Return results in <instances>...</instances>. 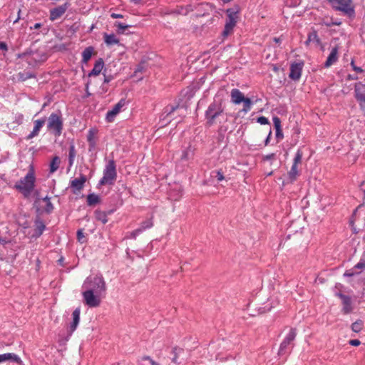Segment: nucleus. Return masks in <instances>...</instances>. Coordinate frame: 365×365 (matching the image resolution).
<instances>
[{"label": "nucleus", "mask_w": 365, "mask_h": 365, "mask_svg": "<svg viewBox=\"0 0 365 365\" xmlns=\"http://www.w3.org/2000/svg\"><path fill=\"white\" fill-rule=\"evenodd\" d=\"M83 301L89 307H97L100 305L102 297L106 292V283L102 274L88 276L82 285Z\"/></svg>", "instance_id": "1"}, {"label": "nucleus", "mask_w": 365, "mask_h": 365, "mask_svg": "<svg viewBox=\"0 0 365 365\" xmlns=\"http://www.w3.org/2000/svg\"><path fill=\"white\" fill-rule=\"evenodd\" d=\"M36 181L34 167L33 165H30L26 175L15 183L14 188L25 198H29L32 193L38 195L39 192L35 189Z\"/></svg>", "instance_id": "2"}, {"label": "nucleus", "mask_w": 365, "mask_h": 365, "mask_svg": "<svg viewBox=\"0 0 365 365\" xmlns=\"http://www.w3.org/2000/svg\"><path fill=\"white\" fill-rule=\"evenodd\" d=\"M117 179L116 164L114 160L111 159L106 164L103 171V177L97 184V188L103 185H113Z\"/></svg>", "instance_id": "3"}, {"label": "nucleus", "mask_w": 365, "mask_h": 365, "mask_svg": "<svg viewBox=\"0 0 365 365\" xmlns=\"http://www.w3.org/2000/svg\"><path fill=\"white\" fill-rule=\"evenodd\" d=\"M224 112L220 101L214 100L207 107L205 113L206 123L209 126L215 123V120Z\"/></svg>", "instance_id": "4"}, {"label": "nucleus", "mask_w": 365, "mask_h": 365, "mask_svg": "<svg viewBox=\"0 0 365 365\" xmlns=\"http://www.w3.org/2000/svg\"><path fill=\"white\" fill-rule=\"evenodd\" d=\"M63 121L60 111L52 113L48 118L47 129L56 137H59L63 131Z\"/></svg>", "instance_id": "5"}, {"label": "nucleus", "mask_w": 365, "mask_h": 365, "mask_svg": "<svg viewBox=\"0 0 365 365\" xmlns=\"http://www.w3.org/2000/svg\"><path fill=\"white\" fill-rule=\"evenodd\" d=\"M329 4L334 10L341 11L349 17L355 16L352 0H329Z\"/></svg>", "instance_id": "6"}, {"label": "nucleus", "mask_w": 365, "mask_h": 365, "mask_svg": "<svg viewBox=\"0 0 365 365\" xmlns=\"http://www.w3.org/2000/svg\"><path fill=\"white\" fill-rule=\"evenodd\" d=\"M227 19L222 35L227 36L233 30L237 23V11L234 9H228L226 11Z\"/></svg>", "instance_id": "7"}, {"label": "nucleus", "mask_w": 365, "mask_h": 365, "mask_svg": "<svg viewBox=\"0 0 365 365\" xmlns=\"http://www.w3.org/2000/svg\"><path fill=\"white\" fill-rule=\"evenodd\" d=\"M302 156L303 152L302 151L301 149H298L293 159V163L291 167V169L287 173L288 178L291 182H294L299 175L297 166L299 163H301Z\"/></svg>", "instance_id": "8"}, {"label": "nucleus", "mask_w": 365, "mask_h": 365, "mask_svg": "<svg viewBox=\"0 0 365 365\" xmlns=\"http://www.w3.org/2000/svg\"><path fill=\"white\" fill-rule=\"evenodd\" d=\"M354 88V97L365 115V84L360 81L357 82L355 83Z\"/></svg>", "instance_id": "9"}, {"label": "nucleus", "mask_w": 365, "mask_h": 365, "mask_svg": "<svg viewBox=\"0 0 365 365\" xmlns=\"http://www.w3.org/2000/svg\"><path fill=\"white\" fill-rule=\"evenodd\" d=\"M297 336V329L295 328L290 329L288 334L286 335L282 343L280 344L279 349V355H283L287 352L289 346L294 341Z\"/></svg>", "instance_id": "10"}, {"label": "nucleus", "mask_w": 365, "mask_h": 365, "mask_svg": "<svg viewBox=\"0 0 365 365\" xmlns=\"http://www.w3.org/2000/svg\"><path fill=\"white\" fill-rule=\"evenodd\" d=\"M153 227V217L147 219V220L143 221L140 223V226L137 229L133 230L130 233V237L132 239H135L141 233H143V232H145L147 230L152 228Z\"/></svg>", "instance_id": "11"}, {"label": "nucleus", "mask_w": 365, "mask_h": 365, "mask_svg": "<svg viewBox=\"0 0 365 365\" xmlns=\"http://www.w3.org/2000/svg\"><path fill=\"white\" fill-rule=\"evenodd\" d=\"M303 66L304 63L302 61L291 63L289 77L293 81H299L302 76Z\"/></svg>", "instance_id": "12"}, {"label": "nucleus", "mask_w": 365, "mask_h": 365, "mask_svg": "<svg viewBox=\"0 0 365 365\" xmlns=\"http://www.w3.org/2000/svg\"><path fill=\"white\" fill-rule=\"evenodd\" d=\"M70 6V4L68 2H66L65 4L56 6L50 10V16L49 19L51 21H53L59 18H61L66 11V10Z\"/></svg>", "instance_id": "13"}, {"label": "nucleus", "mask_w": 365, "mask_h": 365, "mask_svg": "<svg viewBox=\"0 0 365 365\" xmlns=\"http://www.w3.org/2000/svg\"><path fill=\"white\" fill-rule=\"evenodd\" d=\"M335 296L341 299L342 302V312L344 314H347L352 311L351 299L349 296L342 294V292H335Z\"/></svg>", "instance_id": "14"}, {"label": "nucleus", "mask_w": 365, "mask_h": 365, "mask_svg": "<svg viewBox=\"0 0 365 365\" xmlns=\"http://www.w3.org/2000/svg\"><path fill=\"white\" fill-rule=\"evenodd\" d=\"M81 309L77 307L72 313L73 321L71 322L68 327V336L70 337L73 333L76 331L80 322Z\"/></svg>", "instance_id": "15"}, {"label": "nucleus", "mask_w": 365, "mask_h": 365, "mask_svg": "<svg viewBox=\"0 0 365 365\" xmlns=\"http://www.w3.org/2000/svg\"><path fill=\"white\" fill-rule=\"evenodd\" d=\"M46 121V117L35 120L34 121V128H33L32 131L26 137V139L31 140V139L34 138V137L38 136L41 129L44 125Z\"/></svg>", "instance_id": "16"}, {"label": "nucleus", "mask_w": 365, "mask_h": 365, "mask_svg": "<svg viewBox=\"0 0 365 365\" xmlns=\"http://www.w3.org/2000/svg\"><path fill=\"white\" fill-rule=\"evenodd\" d=\"M125 100L121 99L116 103L111 110L106 113V119L108 122H112L115 115L120 111L121 108L125 106Z\"/></svg>", "instance_id": "17"}, {"label": "nucleus", "mask_w": 365, "mask_h": 365, "mask_svg": "<svg viewBox=\"0 0 365 365\" xmlns=\"http://www.w3.org/2000/svg\"><path fill=\"white\" fill-rule=\"evenodd\" d=\"M86 181V177L83 175H81L80 178L71 180L70 186L73 190V192L76 194L77 192H80L83 188Z\"/></svg>", "instance_id": "18"}, {"label": "nucleus", "mask_w": 365, "mask_h": 365, "mask_svg": "<svg viewBox=\"0 0 365 365\" xmlns=\"http://www.w3.org/2000/svg\"><path fill=\"white\" fill-rule=\"evenodd\" d=\"M34 232L32 235V238L39 237L46 230V225L40 217H36L34 221Z\"/></svg>", "instance_id": "19"}, {"label": "nucleus", "mask_w": 365, "mask_h": 365, "mask_svg": "<svg viewBox=\"0 0 365 365\" xmlns=\"http://www.w3.org/2000/svg\"><path fill=\"white\" fill-rule=\"evenodd\" d=\"M98 130L96 128H91L88 130L87 135V141L88 143L89 151L95 150L96 147V135Z\"/></svg>", "instance_id": "20"}, {"label": "nucleus", "mask_w": 365, "mask_h": 365, "mask_svg": "<svg viewBox=\"0 0 365 365\" xmlns=\"http://www.w3.org/2000/svg\"><path fill=\"white\" fill-rule=\"evenodd\" d=\"M41 201L43 202H45V205L43 207H36V212L39 213H46L50 214L53 210V205L52 202H51V198L48 196H46L45 197H43L41 199Z\"/></svg>", "instance_id": "21"}, {"label": "nucleus", "mask_w": 365, "mask_h": 365, "mask_svg": "<svg viewBox=\"0 0 365 365\" xmlns=\"http://www.w3.org/2000/svg\"><path fill=\"white\" fill-rule=\"evenodd\" d=\"M339 53V48L337 46H335L331 48L330 53L329 54L325 63H324V67L329 68L331 66H332L334 63H335L339 58L338 56Z\"/></svg>", "instance_id": "22"}, {"label": "nucleus", "mask_w": 365, "mask_h": 365, "mask_svg": "<svg viewBox=\"0 0 365 365\" xmlns=\"http://www.w3.org/2000/svg\"><path fill=\"white\" fill-rule=\"evenodd\" d=\"M193 11V7L192 5L189 4L187 6H178L175 9L170 10L168 14H176V15H187L190 11Z\"/></svg>", "instance_id": "23"}, {"label": "nucleus", "mask_w": 365, "mask_h": 365, "mask_svg": "<svg viewBox=\"0 0 365 365\" xmlns=\"http://www.w3.org/2000/svg\"><path fill=\"white\" fill-rule=\"evenodd\" d=\"M231 101L234 104H240L245 101L246 98H245L243 93L237 88H233L230 93Z\"/></svg>", "instance_id": "24"}, {"label": "nucleus", "mask_w": 365, "mask_h": 365, "mask_svg": "<svg viewBox=\"0 0 365 365\" xmlns=\"http://www.w3.org/2000/svg\"><path fill=\"white\" fill-rule=\"evenodd\" d=\"M183 193V189L181 185H177L175 187L172 188L169 192V197L174 201L179 200Z\"/></svg>", "instance_id": "25"}, {"label": "nucleus", "mask_w": 365, "mask_h": 365, "mask_svg": "<svg viewBox=\"0 0 365 365\" xmlns=\"http://www.w3.org/2000/svg\"><path fill=\"white\" fill-rule=\"evenodd\" d=\"M103 41L107 46H112L113 45H120V40L114 34H103Z\"/></svg>", "instance_id": "26"}, {"label": "nucleus", "mask_w": 365, "mask_h": 365, "mask_svg": "<svg viewBox=\"0 0 365 365\" xmlns=\"http://www.w3.org/2000/svg\"><path fill=\"white\" fill-rule=\"evenodd\" d=\"M104 67V61L99 58L95 63L93 69L89 72L88 76H98Z\"/></svg>", "instance_id": "27"}, {"label": "nucleus", "mask_w": 365, "mask_h": 365, "mask_svg": "<svg viewBox=\"0 0 365 365\" xmlns=\"http://www.w3.org/2000/svg\"><path fill=\"white\" fill-rule=\"evenodd\" d=\"M194 148H192L191 146H188L186 148L183 149L180 156V160L182 161H188L192 160L194 156Z\"/></svg>", "instance_id": "28"}, {"label": "nucleus", "mask_w": 365, "mask_h": 365, "mask_svg": "<svg viewBox=\"0 0 365 365\" xmlns=\"http://www.w3.org/2000/svg\"><path fill=\"white\" fill-rule=\"evenodd\" d=\"M273 123L276 130V138L278 140H282L284 137L283 133L281 128V120L279 118L275 116L273 118Z\"/></svg>", "instance_id": "29"}, {"label": "nucleus", "mask_w": 365, "mask_h": 365, "mask_svg": "<svg viewBox=\"0 0 365 365\" xmlns=\"http://www.w3.org/2000/svg\"><path fill=\"white\" fill-rule=\"evenodd\" d=\"M94 48L92 46L86 47L82 52V62L86 63L92 56Z\"/></svg>", "instance_id": "30"}, {"label": "nucleus", "mask_w": 365, "mask_h": 365, "mask_svg": "<svg viewBox=\"0 0 365 365\" xmlns=\"http://www.w3.org/2000/svg\"><path fill=\"white\" fill-rule=\"evenodd\" d=\"M60 163H61L60 158L58 156H54L50 163L49 173H55L59 168Z\"/></svg>", "instance_id": "31"}, {"label": "nucleus", "mask_w": 365, "mask_h": 365, "mask_svg": "<svg viewBox=\"0 0 365 365\" xmlns=\"http://www.w3.org/2000/svg\"><path fill=\"white\" fill-rule=\"evenodd\" d=\"M76 155V151L75 145L73 143H71L69 146V151H68V167H69V168L73 166Z\"/></svg>", "instance_id": "32"}, {"label": "nucleus", "mask_w": 365, "mask_h": 365, "mask_svg": "<svg viewBox=\"0 0 365 365\" xmlns=\"http://www.w3.org/2000/svg\"><path fill=\"white\" fill-rule=\"evenodd\" d=\"M185 353L184 350L181 348L175 347L173 349V354H174L172 358V361L175 364H180L182 361H178V358Z\"/></svg>", "instance_id": "33"}, {"label": "nucleus", "mask_w": 365, "mask_h": 365, "mask_svg": "<svg viewBox=\"0 0 365 365\" xmlns=\"http://www.w3.org/2000/svg\"><path fill=\"white\" fill-rule=\"evenodd\" d=\"M101 201L100 197L94 193H90L87 196V204L89 206L95 205Z\"/></svg>", "instance_id": "34"}, {"label": "nucleus", "mask_w": 365, "mask_h": 365, "mask_svg": "<svg viewBox=\"0 0 365 365\" xmlns=\"http://www.w3.org/2000/svg\"><path fill=\"white\" fill-rule=\"evenodd\" d=\"M95 217L97 220L101 221L103 224L108 222L107 212L97 210L95 211Z\"/></svg>", "instance_id": "35"}, {"label": "nucleus", "mask_w": 365, "mask_h": 365, "mask_svg": "<svg viewBox=\"0 0 365 365\" xmlns=\"http://www.w3.org/2000/svg\"><path fill=\"white\" fill-rule=\"evenodd\" d=\"M6 360L7 361L8 360L11 361L13 362L18 364L19 365L23 364V361L16 354H14V353H6Z\"/></svg>", "instance_id": "36"}, {"label": "nucleus", "mask_w": 365, "mask_h": 365, "mask_svg": "<svg viewBox=\"0 0 365 365\" xmlns=\"http://www.w3.org/2000/svg\"><path fill=\"white\" fill-rule=\"evenodd\" d=\"M363 328V322L361 319L356 320L351 324V330L356 333H359Z\"/></svg>", "instance_id": "37"}, {"label": "nucleus", "mask_w": 365, "mask_h": 365, "mask_svg": "<svg viewBox=\"0 0 365 365\" xmlns=\"http://www.w3.org/2000/svg\"><path fill=\"white\" fill-rule=\"evenodd\" d=\"M211 177L216 178L217 182H221L225 180L224 174L221 170L212 171Z\"/></svg>", "instance_id": "38"}, {"label": "nucleus", "mask_w": 365, "mask_h": 365, "mask_svg": "<svg viewBox=\"0 0 365 365\" xmlns=\"http://www.w3.org/2000/svg\"><path fill=\"white\" fill-rule=\"evenodd\" d=\"M243 108L242 110L244 113H247L251 110V106L252 105V101L249 98H246L245 101H243Z\"/></svg>", "instance_id": "39"}, {"label": "nucleus", "mask_w": 365, "mask_h": 365, "mask_svg": "<svg viewBox=\"0 0 365 365\" xmlns=\"http://www.w3.org/2000/svg\"><path fill=\"white\" fill-rule=\"evenodd\" d=\"M178 108V106H168L164 108V111L163 115H165V116H169L172 113H173L177 108Z\"/></svg>", "instance_id": "40"}, {"label": "nucleus", "mask_w": 365, "mask_h": 365, "mask_svg": "<svg viewBox=\"0 0 365 365\" xmlns=\"http://www.w3.org/2000/svg\"><path fill=\"white\" fill-rule=\"evenodd\" d=\"M19 79L22 81H25L29 78H32L35 77V75L30 72H24L19 73Z\"/></svg>", "instance_id": "41"}, {"label": "nucleus", "mask_w": 365, "mask_h": 365, "mask_svg": "<svg viewBox=\"0 0 365 365\" xmlns=\"http://www.w3.org/2000/svg\"><path fill=\"white\" fill-rule=\"evenodd\" d=\"M308 38L309 41L312 42H316L317 44L320 43V38L318 36L317 32L316 31H313L308 34Z\"/></svg>", "instance_id": "42"}, {"label": "nucleus", "mask_w": 365, "mask_h": 365, "mask_svg": "<svg viewBox=\"0 0 365 365\" xmlns=\"http://www.w3.org/2000/svg\"><path fill=\"white\" fill-rule=\"evenodd\" d=\"M114 26L118 29L117 31L118 34H123L126 28L129 27L128 25L124 24L121 22H115Z\"/></svg>", "instance_id": "43"}, {"label": "nucleus", "mask_w": 365, "mask_h": 365, "mask_svg": "<svg viewBox=\"0 0 365 365\" xmlns=\"http://www.w3.org/2000/svg\"><path fill=\"white\" fill-rule=\"evenodd\" d=\"M300 0H284V3L287 6L297 7L300 4Z\"/></svg>", "instance_id": "44"}, {"label": "nucleus", "mask_w": 365, "mask_h": 365, "mask_svg": "<svg viewBox=\"0 0 365 365\" xmlns=\"http://www.w3.org/2000/svg\"><path fill=\"white\" fill-rule=\"evenodd\" d=\"M353 268L354 269H365V259L361 258L359 262Z\"/></svg>", "instance_id": "45"}, {"label": "nucleus", "mask_w": 365, "mask_h": 365, "mask_svg": "<svg viewBox=\"0 0 365 365\" xmlns=\"http://www.w3.org/2000/svg\"><path fill=\"white\" fill-rule=\"evenodd\" d=\"M257 122L260 123L261 125L269 124L268 118L264 116H260V117L257 118Z\"/></svg>", "instance_id": "46"}, {"label": "nucleus", "mask_w": 365, "mask_h": 365, "mask_svg": "<svg viewBox=\"0 0 365 365\" xmlns=\"http://www.w3.org/2000/svg\"><path fill=\"white\" fill-rule=\"evenodd\" d=\"M354 269L352 268L351 269L346 270L344 272V276L346 277H353L354 275L359 273V272H354Z\"/></svg>", "instance_id": "47"}, {"label": "nucleus", "mask_w": 365, "mask_h": 365, "mask_svg": "<svg viewBox=\"0 0 365 365\" xmlns=\"http://www.w3.org/2000/svg\"><path fill=\"white\" fill-rule=\"evenodd\" d=\"M351 66L352 67L353 70L357 73H363L364 72V70L361 67L356 66L354 64V61H351Z\"/></svg>", "instance_id": "48"}, {"label": "nucleus", "mask_w": 365, "mask_h": 365, "mask_svg": "<svg viewBox=\"0 0 365 365\" xmlns=\"http://www.w3.org/2000/svg\"><path fill=\"white\" fill-rule=\"evenodd\" d=\"M274 157H275V153L267 154V155L263 156V160L264 161H269V160H272V159H274Z\"/></svg>", "instance_id": "49"}, {"label": "nucleus", "mask_w": 365, "mask_h": 365, "mask_svg": "<svg viewBox=\"0 0 365 365\" xmlns=\"http://www.w3.org/2000/svg\"><path fill=\"white\" fill-rule=\"evenodd\" d=\"M143 360H148L149 361L150 365H159V364L156 361H155L154 360H153L150 356H143Z\"/></svg>", "instance_id": "50"}, {"label": "nucleus", "mask_w": 365, "mask_h": 365, "mask_svg": "<svg viewBox=\"0 0 365 365\" xmlns=\"http://www.w3.org/2000/svg\"><path fill=\"white\" fill-rule=\"evenodd\" d=\"M343 288V285L340 283H336L334 286V292H341V289Z\"/></svg>", "instance_id": "51"}, {"label": "nucleus", "mask_w": 365, "mask_h": 365, "mask_svg": "<svg viewBox=\"0 0 365 365\" xmlns=\"http://www.w3.org/2000/svg\"><path fill=\"white\" fill-rule=\"evenodd\" d=\"M361 341L359 339H351L349 341V344L354 346L360 345Z\"/></svg>", "instance_id": "52"}, {"label": "nucleus", "mask_w": 365, "mask_h": 365, "mask_svg": "<svg viewBox=\"0 0 365 365\" xmlns=\"http://www.w3.org/2000/svg\"><path fill=\"white\" fill-rule=\"evenodd\" d=\"M0 50L7 51H8V46L6 43L4 41H0Z\"/></svg>", "instance_id": "53"}, {"label": "nucleus", "mask_w": 365, "mask_h": 365, "mask_svg": "<svg viewBox=\"0 0 365 365\" xmlns=\"http://www.w3.org/2000/svg\"><path fill=\"white\" fill-rule=\"evenodd\" d=\"M110 17L113 19H122L123 18V16L120 14L111 13Z\"/></svg>", "instance_id": "54"}, {"label": "nucleus", "mask_w": 365, "mask_h": 365, "mask_svg": "<svg viewBox=\"0 0 365 365\" xmlns=\"http://www.w3.org/2000/svg\"><path fill=\"white\" fill-rule=\"evenodd\" d=\"M340 24H341L340 21H331V24H326V26H339Z\"/></svg>", "instance_id": "55"}, {"label": "nucleus", "mask_w": 365, "mask_h": 365, "mask_svg": "<svg viewBox=\"0 0 365 365\" xmlns=\"http://www.w3.org/2000/svg\"><path fill=\"white\" fill-rule=\"evenodd\" d=\"M6 360V354H0V363L4 362Z\"/></svg>", "instance_id": "56"}, {"label": "nucleus", "mask_w": 365, "mask_h": 365, "mask_svg": "<svg viewBox=\"0 0 365 365\" xmlns=\"http://www.w3.org/2000/svg\"><path fill=\"white\" fill-rule=\"evenodd\" d=\"M271 135H272V130H270L268 135L267 136V138H266V139L264 140L265 145H268V143L269 142V139H270Z\"/></svg>", "instance_id": "57"}, {"label": "nucleus", "mask_w": 365, "mask_h": 365, "mask_svg": "<svg viewBox=\"0 0 365 365\" xmlns=\"http://www.w3.org/2000/svg\"><path fill=\"white\" fill-rule=\"evenodd\" d=\"M77 237L79 240H81V237H84L82 230H78Z\"/></svg>", "instance_id": "58"}, {"label": "nucleus", "mask_w": 365, "mask_h": 365, "mask_svg": "<svg viewBox=\"0 0 365 365\" xmlns=\"http://www.w3.org/2000/svg\"><path fill=\"white\" fill-rule=\"evenodd\" d=\"M63 262H64V257H61V258H59L58 259V264H60L61 266H63Z\"/></svg>", "instance_id": "59"}, {"label": "nucleus", "mask_w": 365, "mask_h": 365, "mask_svg": "<svg viewBox=\"0 0 365 365\" xmlns=\"http://www.w3.org/2000/svg\"><path fill=\"white\" fill-rule=\"evenodd\" d=\"M41 26V24L40 23H36L34 26L31 27V29H39Z\"/></svg>", "instance_id": "60"}, {"label": "nucleus", "mask_w": 365, "mask_h": 365, "mask_svg": "<svg viewBox=\"0 0 365 365\" xmlns=\"http://www.w3.org/2000/svg\"><path fill=\"white\" fill-rule=\"evenodd\" d=\"M348 79L349 80H357L358 79V76H355V75H349Z\"/></svg>", "instance_id": "61"}, {"label": "nucleus", "mask_w": 365, "mask_h": 365, "mask_svg": "<svg viewBox=\"0 0 365 365\" xmlns=\"http://www.w3.org/2000/svg\"><path fill=\"white\" fill-rule=\"evenodd\" d=\"M20 13H21V9L19 10L18 16L15 20H14V21H13L14 24L17 23L19 21V20L20 19Z\"/></svg>", "instance_id": "62"}, {"label": "nucleus", "mask_w": 365, "mask_h": 365, "mask_svg": "<svg viewBox=\"0 0 365 365\" xmlns=\"http://www.w3.org/2000/svg\"><path fill=\"white\" fill-rule=\"evenodd\" d=\"M7 242L6 239L0 237V244L4 245L6 244Z\"/></svg>", "instance_id": "63"}, {"label": "nucleus", "mask_w": 365, "mask_h": 365, "mask_svg": "<svg viewBox=\"0 0 365 365\" xmlns=\"http://www.w3.org/2000/svg\"><path fill=\"white\" fill-rule=\"evenodd\" d=\"M110 77H108V76H105V78H104V82H105V83H108V82H110Z\"/></svg>", "instance_id": "64"}]
</instances>
